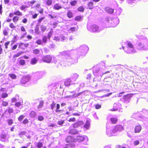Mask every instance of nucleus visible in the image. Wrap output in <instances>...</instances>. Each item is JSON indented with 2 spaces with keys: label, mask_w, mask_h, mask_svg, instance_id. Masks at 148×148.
<instances>
[{
  "label": "nucleus",
  "mask_w": 148,
  "mask_h": 148,
  "mask_svg": "<svg viewBox=\"0 0 148 148\" xmlns=\"http://www.w3.org/2000/svg\"><path fill=\"white\" fill-rule=\"evenodd\" d=\"M89 50L88 47L86 45L80 46L76 50L74 51H64L59 53L56 56L60 58L62 56L69 58V56L75 60V62L72 64H74L77 62V58L81 56H85Z\"/></svg>",
  "instance_id": "nucleus-1"
},
{
  "label": "nucleus",
  "mask_w": 148,
  "mask_h": 148,
  "mask_svg": "<svg viewBox=\"0 0 148 148\" xmlns=\"http://www.w3.org/2000/svg\"><path fill=\"white\" fill-rule=\"evenodd\" d=\"M40 29L42 32H45L47 29L46 27L42 25L40 26Z\"/></svg>",
  "instance_id": "nucleus-36"
},
{
  "label": "nucleus",
  "mask_w": 148,
  "mask_h": 148,
  "mask_svg": "<svg viewBox=\"0 0 148 148\" xmlns=\"http://www.w3.org/2000/svg\"><path fill=\"white\" fill-rule=\"evenodd\" d=\"M19 63L21 65L23 66L25 64V61L24 60H20Z\"/></svg>",
  "instance_id": "nucleus-40"
},
{
  "label": "nucleus",
  "mask_w": 148,
  "mask_h": 148,
  "mask_svg": "<svg viewBox=\"0 0 148 148\" xmlns=\"http://www.w3.org/2000/svg\"><path fill=\"white\" fill-rule=\"evenodd\" d=\"M37 147L38 148H41L43 146V143L41 142H39L36 144Z\"/></svg>",
  "instance_id": "nucleus-35"
},
{
  "label": "nucleus",
  "mask_w": 148,
  "mask_h": 148,
  "mask_svg": "<svg viewBox=\"0 0 148 148\" xmlns=\"http://www.w3.org/2000/svg\"><path fill=\"white\" fill-rule=\"evenodd\" d=\"M66 141L67 142H71L74 141V140L71 136H68L66 139Z\"/></svg>",
  "instance_id": "nucleus-21"
},
{
  "label": "nucleus",
  "mask_w": 148,
  "mask_h": 148,
  "mask_svg": "<svg viewBox=\"0 0 148 148\" xmlns=\"http://www.w3.org/2000/svg\"><path fill=\"white\" fill-rule=\"evenodd\" d=\"M60 108V105L59 104H57L56 105V112H59L61 111V110H59L58 109Z\"/></svg>",
  "instance_id": "nucleus-48"
},
{
  "label": "nucleus",
  "mask_w": 148,
  "mask_h": 148,
  "mask_svg": "<svg viewBox=\"0 0 148 148\" xmlns=\"http://www.w3.org/2000/svg\"><path fill=\"white\" fill-rule=\"evenodd\" d=\"M139 143V141L138 140L134 141V144L135 145H138Z\"/></svg>",
  "instance_id": "nucleus-63"
},
{
  "label": "nucleus",
  "mask_w": 148,
  "mask_h": 148,
  "mask_svg": "<svg viewBox=\"0 0 148 148\" xmlns=\"http://www.w3.org/2000/svg\"><path fill=\"white\" fill-rule=\"evenodd\" d=\"M18 20V17L17 16H14L13 18V21L14 22H16Z\"/></svg>",
  "instance_id": "nucleus-47"
},
{
  "label": "nucleus",
  "mask_w": 148,
  "mask_h": 148,
  "mask_svg": "<svg viewBox=\"0 0 148 148\" xmlns=\"http://www.w3.org/2000/svg\"><path fill=\"white\" fill-rule=\"evenodd\" d=\"M79 75L77 73H73L71 76V79H72L73 82L75 81L78 78Z\"/></svg>",
  "instance_id": "nucleus-13"
},
{
  "label": "nucleus",
  "mask_w": 148,
  "mask_h": 148,
  "mask_svg": "<svg viewBox=\"0 0 148 148\" xmlns=\"http://www.w3.org/2000/svg\"><path fill=\"white\" fill-rule=\"evenodd\" d=\"M35 33L37 34H39V28L38 27H36L35 29Z\"/></svg>",
  "instance_id": "nucleus-52"
},
{
  "label": "nucleus",
  "mask_w": 148,
  "mask_h": 148,
  "mask_svg": "<svg viewBox=\"0 0 148 148\" xmlns=\"http://www.w3.org/2000/svg\"><path fill=\"white\" fill-rule=\"evenodd\" d=\"M10 42H6L5 44V49H7L8 48V46L9 45Z\"/></svg>",
  "instance_id": "nucleus-61"
},
{
  "label": "nucleus",
  "mask_w": 148,
  "mask_h": 148,
  "mask_svg": "<svg viewBox=\"0 0 148 148\" xmlns=\"http://www.w3.org/2000/svg\"><path fill=\"white\" fill-rule=\"evenodd\" d=\"M78 10L79 12H83L84 10V8L82 6H80L78 8Z\"/></svg>",
  "instance_id": "nucleus-49"
},
{
  "label": "nucleus",
  "mask_w": 148,
  "mask_h": 148,
  "mask_svg": "<svg viewBox=\"0 0 148 148\" xmlns=\"http://www.w3.org/2000/svg\"><path fill=\"white\" fill-rule=\"evenodd\" d=\"M106 21L109 24V27H115L119 23L118 18H108L106 19Z\"/></svg>",
  "instance_id": "nucleus-5"
},
{
  "label": "nucleus",
  "mask_w": 148,
  "mask_h": 148,
  "mask_svg": "<svg viewBox=\"0 0 148 148\" xmlns=\"http://www.w3.org/2000/svg\"><path fill=\"white\" fill-rule=\"evenodd\" d=\"M137 49L139 50H147V47H146L143 44L139 42L138 44Z\"/></svg>",
  "instance_id": "nucleus-12"
},
{
  "label": "nucleus",
  "mask_w": 148,
  "mask_h": 148,
  "mask_svg": "<svg viewBox=\"0 0 148 148\" xmlns=\"http://www.w3.org/2000/svg\"><path fill=\"white\" fill-rule=\"evenodd\" d=\"M67 14V16L69 18H71L73 16L72 12L70 11H68Z\"/></svg>",
  "instance_id": "nucleus-33"
},
{
  "label": "nucleus",
  "mask_w": 148,
  "mask_h": 148,
  "mask_svg": "<svg viewBox=\"0 0 148 148\" xmlns=\"http://www.w3.org/2000/svg\"><path fill=\"white\" fill-rule=\"evenodd\" d=\"M80 93H78L77 94H74L72 95L67 96L66 97V98H73L77 97L81 95Z\"/></svg>",
  "instance_id": "nucleus-22"
},
{
  "label": "nucleus",
  "mask_w": 148,
  "mask_h": 148,
  "mask_svg": "<svg viewBox=\"0 0 148 148\" xmlns=\"http://www.w3.org/2000/svg\"><path fill=\"white\" fill-rule=\"evenodd\" d=\"M75 19L76 21H80L82 20V18L81 16H77L75 17Z\"/></svg>",
  "instance_id": "nucleus-39"
},
{
  "label": "nucleus",
  "mask_w": 148,
  "mask_h": 148,
  "mask_svg": "<svg viewBox=\"0 0 148 148\" xmlns=\"http://www.w3.org/2000/svg\"><path fill=\"white\" fill-rule=\"evenodd\" d=\"M26 134V132L25 131H21L19 134V135L20 137H21L23 135H24Z\"/></svg>",
  "instance_id": "nucleus-59"
},
{
  "label": "nucleus",
  "mask_w": 148,
  "mask_h": 148,
  "mask_svg": "<svg viewBox=\"0 0 148 148\" xmlns=\"http://www.w3.org/2000/svg\"><path fill=\"white\" fill-rule=\"evenodd\" d=\"M9 76H10L12 79H15L16 78V75L14 74H9Z\"/></svg>",
  "instance_id": "nucleus-38"
},
{
  "label": "nucleus",
  "mask_w": 148,
  "mask_h": 148,
  "mask_svg": "<svg viewBox=\"0 0 148 148\" xmlns=\"http://www.w3.org/2000/svg\"><path fill=\"white\" fill-rule=\"evenodd\" d=\"M118 119L116 118H112L110 119V121L112 123L115 124L116 123Z\"/></svg>",
  "instance_id": "nucleus-28"
},
{
  "label": "nucleus",
  "mask_w": 148,
  "mask_h": 148,
  "mask_svg": "<svg viewBox=\"0 0 148 148\" xmlns=\"http://www.w3.org/2000/svg\"><path fill=\"white\" fill-rule=\"evenodd\" d=\"M90 122L88 120H87L85 124L84 125V127L86 129L88 130L90 127Z\"/></svg>",
  "instance_id": "nucleus-20"
},
{
  "label": "nucleus",
  "mask_w": 148,
  "mask_h": 148,
  "mask_svg": "<svg viewBox=\"0 0 148 148\" xmlns=\"http://www.w3.org/2000/svg\"><path fill=\"white\" fill-rule=\"evenodd\" d=\"M51 108V110H53L54 109V108L56 106V103H55L54 101H52V103L50 105Z\"/></svg>",
  "instance_id": "nucleus-44"
},
{
  "label": "nucleus",
  "mask_w": 148,
  "mask_h": 148,
  "mask_svg": "<svg viewBox=\"0 0 148 148\" xmlns=\"http://www.w3.org/2000/svg\"><path fill=\"white\" fill-rule=\"evenodd\" d=\"M2 98H5L8 97V94L6 93H3L1 95Z\"/></svg>",
  "instance_id": "nucleus-41"
},
{
  "label": "nucleus",
  "mask_w": 148,
  "mask_h": 148,
  "mask_svg": "<svg viewBox=\"0 0 148 148\" xmlns=\"http://www.w3.org/2000/svg\"><path fill=\"white\" fill-rule=\"evenodd\" d=\"M75 145L73 143L67 145L64 148H74Z\"/></svg>",
  "instance_id": "nucleus-30"
},
{
  "label": "nucleus",
  "mask_w": 148,
  "mask_h": 148,
  "mask_svg": "<svg viewBox=\"0 0 148 148\" xmlns=\"http://www.w3.org/2000/svg\"><path fill=\"white\" fill-rule=\"evenodd\" d=\"M105 11L106 12L110 14H112L114 12V10L110 7L105 8Z\"/></svg>",
  "instance_id": "nucleus-15"
},
{
  "label": "nucleus",
  "mask_w": 148,
  "mask_h": 148,
  "mask_svg": "<svg viewBox=\"0 0 148 148\" xmlns=\"http://www.w3.org/2000/svg\"><path fill=\"white\" fill-rule=\"evenodd\" d=\"M21 31L23 32H25V33L23 34L24 35H25L26 34L27 32H26L25 29L23 26H22L21 27Z\"/></svg>",
  "instance_id": "nucleus-56"
},
{
  "label": "nucleus",
  "mask_w": 148,
  "mask_h": 148,
  "mask_svg": "<svg viewBox=\"0 0 148 148\" xmlns=\"http://www.w3.org/2000/svg\"><path fill=\"white\" fill-rule=\"evenodd\" d=\"M123 49L128 53H135L136 52V50L134 48L133 45L130 42H128L126 48L122 47Z\"/></svg>",
  "instance_id": "nucleus-6"
},
{
  "label": "nucleus",
  "mask_w": 148,
  "mask_h": 148,
  "mask_svg": "<svg viewBox=\"0 0 148 148\" xmlns=\"http://www.w3.org/2000/svg\"><path fill=\"white\" fill-rule=\"evenodd\" d=\"M6 111L8 112L9 114H11L13 112V110L12 108H9L8 109H7L6 110Z\"/></svg>",
  "instance_id": "nucleus-46"
},
{
  "label": "nucleus",
  "mask_w": 148,
  "mask_h": 148,
  "mask_svg": "<svg viewBox=\"0 0 148 148\" xmlns=\"http://www.w3.org/2000/svg\"><path fill=\"white\" fill-rule=\"evenodd\" d=\"M88 8L90 9H91L94 8L93 3L92 2H89L88 4Z\"/></svg>",
  "instance_id": "nucleus-25"
},
{
  "label": "nucleus",
  "mask_w": 148,
  "mask_h": 148,
  "mask_svg": "<svg viewBox=\"0 0 148 148\" xmlns=\"http://www.w3.org/2000/svg\"><path fill=\"white\" fill-rule=\"evenodd\" d=\"M52 59V62L58 66L59 65L62 66H69L73 63L75 61V59L69 56V58L65 57L62 61H60L53 55H46L42 58V60L44 62L48 63L51 62Z\"/></svg>",
  "instance_id": "nucleus-2"
},
{
  "label": "nucleus",
  "mask_w": 148,
  "mask_h": 148,
  "mask_svg": "<svg viewBox=\"0 0 148 148\" xmlns=\"http://www.w3.org/2000/svg\"><path fill=\"white\" fill-rule=\"evenodd\" d=\"M44 102L42 101H41L40 102V104L38 106V109H40L42 108V106Z\"/></svg>",
  "instance_id": "nucleus-37"
},
{
  "label": "nucleus",
  "mask_w": 148,
  "mask_h": 148,
  "mask_svg": "<svg viewBox=\"0 0 148 148\" xmlns=\"http://www.w3.org/2000/svg\"><path fill=\"white\" fill-rule=\"evenodd\" d=\"M19 97V96L18 95H16L15 97H14L12 99L11 101L12 102L14 103L17 101V98H18Z\"/></svg>",
  "instance_id": "nucleus-34"
},
{
  "label": "nucleus",
  "mask_w": 148,
  "mask_h": 148,
  "mask_svg": "<svg viewBox=\"0 0 148 148\" xmlns=\"http://www.w3.org/2000/svg\"><path fill=\"white\" fill-rule=\"evenodd\" d=\"M134 0H127V3L130 4H132V3H134Z\"/></svg>",
  "instance_id": "nucleus-62"
},
{
  "label": "nucleus",
  "mask_w": 148,
  "mask_h": 148,
  "mask_svg": "<svg viewBox=\"0 0 148 148\" xmlns=\"http://www.w3.org/2000/svg\"><path fill=\"white\" fill-rule=\"evenodd\" d=\"M72 82L70 78H66L64 82V85L65 86L69 87L72 84Z\"/></svg>",
  "instance_id": "nucleus-11"
},
{
  "label": "nucleus",
  "mask_w": 148,
  "mask_h": 148,
  "mask_svg": "<svg viewBox=\"0 0 148 148\" xmlns=\"http://www.w3.org/2000/svg\"><path fill=\"white\" fill-rule=\"evenodd\" d=\"M76 139L77 141L79 142L84 141V144L86 145L87 144V142L88 140V137L86 136H77L76 138Z\"/></svg>",
  "instance_id": "nucleus-9"
},
{
  "label": "nucleus",
  "mask_w": 148,
  "mask_h": 148,
  "mask_svg": "<svg viewBox=\"0 0 148 148\" xmlns=\"http://www.w3.org/2000/svg\"><path fill=\"white\" fill-rule=\"evenodd\" d=\"M142 127L140 125H138L135 127V133H139L141 130Z\"/></svg>",
  "instance_id": "nucleus-17"
},
{
  "label": "nucleus",
  "mask_w": 148,
  "mask_h": 148,
  "mask_svg": "<svg viewBox=\"0 0 148 148\" xmlns=\"http://www.w3.org/2000/svg\"><path fill=\"white\" fill-rule=\"evenodd\" d=\"M69 129V133L70 134L75 135L78 133V131L74 129H71L70 127Z\"/></svg>",
  "instance_id": "nucleus-14"
},
{
  "label": "nucleus",
  "mask_w": 148,
  "mask_h": 148,
  "mask_svg": "<svg viewBox=\"0 0 148 148\" xmlns=\"http://www.w3.org/2000/svg\"><path fill=\"white\" fill-rule=\"evenodd\" d=\"M64 120H60L58 122L57 124L59 125H62L64 123Z\"/></svg>",
  "instance_id": "nucleus-54"
},
{
  "label": "nucleus",
  "mask_w": 148,
  "mask_h": 148,
  "mask_svg": "<svg viewBox=\"0 0 148 148\" xmlns=\"http://www.w3.org/2000/svg\"><path fill=\"white\" fill-rule=\"evenodd\" d=\"M6 136L5 134H2L1 136V140L3 142L5 141Z\"/></svg>",
  "instance_id": "nucleus-31"
},
{
  "label": "nucleus",
  "mask_w": 148,
  "mask_h": 148,
  "mask_svg": "<svg viewBox=\"0 0 148 148\" xmlns=\"http://www.w3.org/2000/svg\"><path fill=\"white\" fill-rule=\"evenodd\" d=\"M42 41L44 43H46L47 42V37L46 36H44L42 38Z\"/></svg>",
  "instance_id": "nucleus-53"
},
{
  "label": "nucleus",
  "mask_w": 148,
  "mask_h": 148,
  "mask_svg": "<svg viewBox=\"0 0 148 148\" xmlns=\"http://www.w3.org/2000/svg\"><path fill=\"white\" fill-rule=\"evenodd\" d=\"M22 52H19L14 55V58H16L20 56L22 54Z\"/></svg>",
  "instance_id": "nucleus-55"
},
{
  "label": "nucleus",
  "mask_w": 148,
  "mask_h": 148,
  "mask_svg": "<svg viewBox=\"0 0 148 148\" xmlns=\"http://www.w3.org/2000/svg\"><path fill=\"white\" fill-rule=\"evenodd\" d=\"M25 116L23 115H21L18 118V120L21 121L24 119Z\"/></svg>",
  "instance_id": "nucleus-51"
},
{
  "label": "nucleus",
  "mask_w": 148,
  "mask_h": 148,
  "mask_svg": "<svg viewBox=\"0 0 148 148\" xmlns=\"http://www.w3.org/2000/svg\"><path fill=\"white\" fill-rule=\"evenodd\" d=\"M14 14L15 15L18 16L21 15H22V13L19 11L14 12Z\"/></svg>",
  "instance_id": "nucleus-50"
},
{
  "label": "nucleus",
  "mask_w": 148,
  "mask_h": 148,
  "mask_svg": "<svg viewBox=\"0 0 148 148\" xmlns=\"http://www.w3.org/2000/svg\"><path fill=\"white\" fill-rule=\"evenodd\" d=\"M45 3L48 6H49L51 5L52 3V0H46L45 1Z\"/></svg>",
  "instance_id": "nucleus-32"
},
{
  "label": "nucleus",
  "mask_w": 148,
  "mask_h": 148,
  "mask_svg": "<svg viewBox=\"0 0 148 148\" xmlns=\"http://www.w3.org/2000/svg\"><path fill=\"white\" fill-rule=\"evenodd\" d=\"M36 115V114L34 111H31L29 114V116L31 118H34Z\"/></svg>",
  "instance_id": "nucleus-24"
},
{
  "label": "nucleus",
  "mask_w": 148,
  "mask_h": 148,
  "mask_svg": "<svg viewBox=\"0 0 148 148\" xmlns=\"http://www.w3.org/2000/svg\"><path fill=\"white\" fill-rule=\"evenodd\" d=\"M77 30V29H76L75 27H72L69 30V32L70 33H73L74 32H76Z\"/></svg>",
  "instance_id": "nucleus-27"
},
{
  "label": "nucleus",
  "mask_w": 148,
  "mask_h": 148,
  "mask_svg": "<svg viewBox=\"0 0 148 148\" xmlns=\"http://www.w3.org/2000/svg\"><path fill=\"white\" fill-rule=\"evenodd\" d=\"M30 79V76L27 75L23 76L21 80V83L22 84H24L28 82Z\"/></svg>",
  "instance_id": "nucleus-10"
},
{
  "label": "nucleus",
  "mask_w": 148,
  "mask_h": 148,
  "mask_svg": "<svg viewBox=\"0 0 148 148\" xmlns=\"http://www.w3.org/2000/svg\"><path fill=\"white\" fill-rule=\"evenodd\" d=\"M87 29L88 30L91 32H98L101 30L98 25H93L91 26H87Z\"/></svg>",
  "instance_id": "nucleus-8"
},
{
  "label": "nucleus",
  "mask_w": 148,
  "mask_h": 148,
  "mask_svg": "<svg viewBox=\"0 0 148 148\" xmlns=\"http://www.w3.org/2000/svg\"><path fill=\"white\" fill-rule=\"evenodd\" d=\"M46 73V72L44 71L37 72L35 73L34 74V79H36V81L34 82L35 84L37 83L38 80L45 76Z\"/></svg>",
  "instance_id": "nucleus-7"
},
{
  "label": "nucleus",
  "mask_w": 148,
  "mask_h": 148,
  "mask_svg": "<svg viewBox=\"0 0 148 148\" xmlns=\"http://www.w3.org/2000/svg\"><path fill=\"white\" fill-rule=\"evenodd\" d=\"M130 95H129L124 96L123 97V99H124L125 101H126L129 102L130 100Z\"/></svg>",
  "instance_id": "nucleus-29"
},
{
  "label": "nucleus",
  "mask_w": 148,
  "mask_h": 148,
  "mask_svg": "<svg viewBox=\"0 0 148 148\" xmlns=\"http://www.w3.org/2000/svg\"><path fill=\"white\" fill-rule=\"evenodd\" d=\"M52 30H51L48 33V35H47V37L49 39L51 36L52 35Z\"/></svg>",
  "instance_id": "nucleus-43"
},
{
  "label": "nucleus",
  "mask_w": 148,
  "mask_h": 148,
  "mask_svg": "<svg viewBox=\"0 0 148 148\" xmlns=\"http://www.w3.org/2000/svg\"><path fill=\"white\" fill-rule=\"evenodd\" d=\"M8 105V103L3 101H2V105L4 106H6Z\"/></svg>",
  "instance_id": "nucleus-45"
},
{
  "label": "nucleus",
  "mask_w": 148,
  "mask_h": 148,
  "mask_svg": "<svg viewBox=\"0 0 148 148\" xmlns=\"http://www.w3.org/2000/svg\"><path fill=\"white\" fill-rule=\"evenodd\" d=\"M120 106L121 105L120 104H117L115 103L113 105L114 108L112 109L111 110L112 111H116L118 110V108H119Z\"/></svg>",
  "instance_id": "nucleus-18"
},
{
  "label": "nucleus",
  "mask_w": 148,
  "mask_h": 148,
  "mask_svg": "<svg viewBox=\"0 0 148 148\" xmlns=\"http://www.w3.org/2000/svg\"><path fill=\"white\" fill-rule=\"evenodd\" d=\"M36 43L38 45H42L43 44L42 42V40H41L39 39L36 42Z\"/></svg>",
  "instance_id": "nucleus-58"
},
{
  "label": "nucleus",
  "mask_w": 148,
  "mask_h": 148,
  "mask_svg": "<svg viewBox=\"0 0 148 148\" xmlns=\"http://www.w3.org/2000/svg\"><path fill=\"white\" fill-rule=\"evenodd\" d=\"M40 51L39 49H35L33 50V53L35 54H38L39 53Z\"/></svg>",
  "instance_id": "nucleus-42"
},
{
  "label": "nucleus",
  "mask_w": 148,
  "mask_h": 148,
  "mask_svg": "<svg viewBox=\"0 0 148 148\" xmlns=\"http://www.w3.org/2000/svg\"><path fill=\"white\" fill-rule=\"evenodd\" d=\"M60 40L62 41H67V38L63 35H61L60 36Z\"/></svg>",
  "instance_id": "nucleus-23"
},
{
  "label": "nucleus",
  "mask_w": 148,
  "mask_h": 148,
  "mask_svg": "<svg viewBox=\"0 0 148 148\" xmlns=\"http://www.w3.org/2000/svg\"><path fill=\"white\" fill-rule=\"evenodd\" d=\"M106 127L107 129L106 134L109 136H116L123 130V127L120 125L113 127L111 131L109 130L107 126Z\"/></svg>",
  "instance_id": "nucleus-4"
},
{
  "label": "nucleus",
  "mask_w": 148,
  "mask_h": 148,
  "mask_svg": "<svg viewBox=\"0 0 148 148\" xmlns=\"http://www.w3.org/2000/svg\"><path fill=\"white\" fill-rule=\"evenodd\" d=\"M38 60L36 58H34L32 59L31 61V64L32 65L36 64Z\"/></svg>",
  "instance_id": "nucleus-26"
},
{
  "label": "nucleus",
  "mask_w": 148,
  "mask_h": 148,
  "mask_svg": "<svg viewBox=\"0 0 148 148\" xmlns=\"http://www.w3.org/2000/svg\"><path fill=\"white\" fill-rule=\"evenodd\" d=\"M8 123L9 125H11L13 123V121L11 119L8 120Z\"/></svg>",
  "instance_id": "nucleus-60"
},
{
  "label": "nucleus",
  "mask_w": 148,
  "mask_h": 148,
  "mask_svg": "<svg viewBox=\"0 0 148 148\" xmlns=\"http://www.w3.org/2000/svg\"><path fill=\"white\" fill-rule=\"evenodd\" d=\"M38 11L40 13L42 14L43 12V9L42 8H40L38 10Z\"/></svg>",
  "instance_id": "nucleus-64"
},
{
  "label": "nucleus",
  "mask_w": 148,
  "mask_h": 148,
  "mask_svg": "<svg viewBox=\"0 0 148 148\" xmlns=\"http://www.w3.org/2000/svg\"><path fill=\"white\" fill-rule=\"evenodd\" d=\"M62 8L61 5L58 3L55 4L53 6V8L56 10H59L61 9Z\"/></svg>",
  "instance_id": "nucleus-19"
},
{
  "label": "nucleus",
  "mask_w": 148,
  "mask_h": 148,
  "mask_svg": "<svg viewBox=\"0 0 148 148\" xmlns=\"http://www.w3.org/2000/svg\"><path fill=\"white\" fill-rule=\"evenodd\" d=\"M105 63L103 62L101 64L96 65L93 68V73L96 76H102L104 74L109 72L108 71L105 72L104 69H105Z\"/></svg>",
  "instance_id": "nucleus-3"
},
{
  "label": "nucleus",
  "mask_w": 148,
  "mask_h": 148,
  "mask_svg": "<svg viewBox=\"0 0 148 148\" xmlns=\"http://www.w3.org/2000/svg\"><path fill=\"white\" fill-rule=\"evenodd\" d=\"M83 124V122L82 121H79L73 125V128H76L79 125Z\"/></svg>",
  "instance_id": "nucleus-16"
},
{
  "label": "nucleus",
  "mask_w": 148,
  "mask_h": 148,
  "mask_svg": "<svg viewBox=\"0 0 148 148\" xmlns=\"http://www.w3.org/2000/svg\"><path fill=\"white\" fill-rule=\"evenodd\" d=\"M44 117L42 116H38V119L40 121H42L44 120Z\"/></svg>",
  "instance_id": "nucleus-57"
}]
</instances>
